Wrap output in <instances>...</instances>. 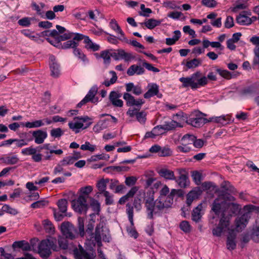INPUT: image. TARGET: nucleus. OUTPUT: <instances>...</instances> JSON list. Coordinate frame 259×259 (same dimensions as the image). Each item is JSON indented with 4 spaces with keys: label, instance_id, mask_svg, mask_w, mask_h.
Returning <instances> with one entry per match:
<instances>
[{
    "label": "nucleus",
    "instance_id": "obj_2",
    "mask_svg": "<svg viewBox=\"0 0 259 259\" xmlns=\"http://www.w3.org/2000/svg\"><path fill=\"white\" fill-rule=\"evenodd\" d=\"M244 213L236 220V227L237 231L243 229L248 223L252 212L259 213V206L249 204L243 207Z\"/></svg>",
    "mask_w": 259,
    "mask_h": 259
},
{
    "label": "nucleus",
    "instance_id": "obj_32",
    "mask_svg": "<svg viewBox=\"0 0 259 259\" xmlns=\"http://www.w3.org/2000/svg\"><path fill=\"white\" fill-rule=\"evenodd\" d=\"M93 188L91 186H87L85 187H81L79 189V192L80 194L79 196H82L85 200L90 198V194L93 191Z\"/></svg>",
    "mask_w": 259,
    "mask_h": 259
},
{
    "label": "nucleus",
    "instance_id": "obj_7",
    "mask_svg": "<svg viewBox=\"0 0 259 259\" xmlns=\"http://www.w3.org/2000/svg\"><path fill=\"white\" fill-rule=\"evenodd\" d=\"M61 231L66 238L72 240L76 237V230L74 226L69 222L62 223Z\"/></svg>",
    "mask_w": 259,
    "mask_h": 259
},
{
    "label": "nucleus",
    "instance_id": "obj_11",
    "mask_svg": "<svg viewBox=\"0 0 259 259\" xmlns=\"http://www.w3.org/2000/svg\"><path fill=\"white\" fill-rule=\"evenodd\" d=\"M88 117H76L74 118L73 120L69 122L68 125L70 128L74 131L75 133L79 132L80 128H85L87 127H83V123L85 122Z\"/></svg>",
    "mask_w": 259,
    "mask_h": 259
},
{
    "label": "nucleus",
    "instance_id": "obj_51",
    "mask_svg": "<svg viewBox=\"0 0 259 259\" xmlns=\"http://www.w3.org/2000/svg\"><path fill=\"white\" fill-rule=\"evenodd\" d=\"M216 71L220 76L226 79L229 80L232 78V74L227 70L217 69Z\"/></svg>",
    "mask_w": 259,
    "mask_h": 259
},
{
    "label": "nucleus",
    "instance_id": "obj_25",
    "mask_svg": "<svg viewBox=\"0 0 259 259\" xmlns=\"http://www.w3.org/2000/svg\"><path fill=\"white\" fill-rule=\"evenodd\" d=\"M144 69L141 66L133 65L131 66L127 70V74L130 76L135 74L140 75L144 73Z\"/></svg>",
    "mask_w": 259,
    "mask_h": 259
},
{
    "label": "nucleus",
    "instance_id": "obj_18",
    "mask_svg": "<svg viewBox=\"0 0 259 259\" xmlns=\"http://www.w3.org/2000/svg\"><path fill=\"white\" fill-rule=\"evenodd\" d=\"M49 65L51 75L54 76H58L60 74V66L53 55H51L49 57Z\"/></svg>",
    "mask_w": 259,
    "mask_h": 259
},
{
    "label": "nucleus",
    "instance_id": "obj_48",
    "mask_svg": "<svg viewBox=\"0 0 259 259\" xmlns=\"http://www.w3.org/2000/svg\"><path fill=\"white\" fill-rule=\"evenodd\" d=\"M90 206L95 212H97L98 213L100 210V204L99 202L93 198H90Z\"/></svg>",
    "mask_w": 259,
    "mask_h": 259
},
{
    "label": "nucleus",
    "instance_id": "obj_26",
    "mask_svg": "<svg viewBox=\"0 0 259 259\" xmlns=\"http://www.w3.org/2000/svg\"><path fill=\"white\" fill-rule=\"evenodd\" d=\"M206 119L202 117L190 118L188 121V123L194 127H199L202 126L206 122Z\"/></svg>",
    "mask_w": 259,
    "mask_h": 259
},
{
    "label": "nucleus",
    "instance_id": "obj_16",
    "mask_svg": "<svg viewBox=\"0 0 259 259\" xmlns=\"http://www.w3.org/2000/svg\"><path fill=\"white\" fill-rule=\"evenodd\" d=\"M31 134L35 143L37 144L43 143L48 137L47 132L40 130L33 131Z\"/></svg>",
    "mask_w": 259,
    "mask_h": 259
},
{
    "label": "nucleus",
    "instance_id": "obj_22",
    "mask_svg": "<svg viewBox=\"0 0 259 259\" xmlns=\"http://www.w3.org/2000/svg\"><path fill=\"white\" fill-rule=\"evenodd\" d=\"M159 176L166 180H176L174 172L167 168H161L158 171Z\"/></svg>",
    "mask_w": 259,
    "mask_h": 259
},
{
    "label": "nucleus",
    "instance_id": "obj_28",
    "mask_svg": "<svg viewBox=\"0 0 259 259\" xmlns=\"http://www.w3.org/2000/svg\"><path fill=\"white\" fill-rule=\"evenodd\" d=\"M230 119L228 116L222 115L220 116H213L210 118V121L214 122L225 125L229 123Z\"/></svg>",
    "mask_w": 259,
    "mask_h": 259
},
{
    "label": "nucleus",
    "instance_id": "obj_52",
    "mask_svg": "<svg viewBox=\"0 0 259 259\" xmlns=\"http://www.w3.org/2000/svg\"><path fill=\"white\" fill-rule=\"evenodd\" d=\"M254 54L253 61L252 67L255 68L257 64H259V46H256L253 49Z\"/></svg>",
    "mask_w": 259,
    "mask_h": 259
},
{
    "label": "nucleus",
    "instance_id": "obj_8",
    "mask_svg": "<svg viewBox=\"0 0 259 259\" xmlns=\"http://www.w3.org/2000/svg\"><path fill=\"white\" fill-rule=\"evenodd\" d=\"M72 207L74 210L78 213H86L88 209L87 200L82 196H78L77 199L72 202Z\"/></svg>",
    "mask_w": 259,
    "mask_h": 259
},
{
    "label": "nucleus",
    "instance_id": "obj_49",
    "mask_svg": "<svg viewBox=\"0 0 259 259\" xmlns=\"http://www.w3.org/2000/svg\"><path fill=\"white\" fill-rule=\"evenodd\" d=\"M84 219L80 217L78 218V228L79 234L80 236L83 237L84 235Z\"/></svg>",
    "mask_w": 259,
    "mask_h": 259
},
{
    "label": "nucleus",
    "instance_id": "obj_57",
    "mask_svg": "<svg viewBox=\"0 0 259 259\" xmlns=\"http://www.w3.org/2000/svg\"><path fill=\"white\" fill-rule=\"evenodd\" d=\"M76 160L73 156H69L64 158L60 161L62 165H68L72 164Z\"/></svg>",
    "mask_w": 259,
    "mask_h": 259
},
{
    "label": "nucleus",
    "instance_id": "obj_46",
    "mask_svg": "<svg viewBox=\"0 0 259 259\" xmlns=\"http://www.w3.org/2000/svg\"><path fill=\"white\" fill-rule=\"evenodd\" d=\"M80 148L83 151H89L91 152H94L97 147L95 145L91 144L89 142H85L84 144L80 146Z\"/></svg>",
    "mask_w": 259,
    "mask_h": 259
},
{
    "label": "nucleus",
    "instance_id": "obj_5",
    "mask_svg": "<svg viewBox=\"0 0 259 259\" xmlns=\"http://www.w3.org/2000/svg\"><path fill=\"white\" fill-rule=\"evenodd\" d=\"M227 202L225 200L223 196H220L215 199L212 205L211 209L215 214L219 215L220 213H222V217H225L227 214L226 208Z\"/></svg>",
    "mask_w": 259,
    "mask_h": 259
},
{
    "label": "nucleus",
    "instance_id": "obj_24",
    "mask_svg": "<svg viewBox=\"0 0 259 259\" xmlns=\"http://www.w3.org/2000/svg\"><path fill=\"white\" fill-rule=\"evenodd\" d=\"M207 82H183L182 87L187 89L191 88L192 90H196L202 87L205 86Z\"/></svg>",
    "mask_w": 259,
    "mask_h": 259
},
{
    "label": "nucleus",
    "instance_id": "obj_6",
    "mask_svg": "<svg viewBox=\"0 0 259 259\" xmlns=\"http://www.w3.org/2000/svg\"><path fill=\"white\" fill-rule=\"evenodd\" d=\"M126 212L128 216V220L132 226L134 225V207L137 211H139L142 209V200L141 198H136L133 202V206L130 203L126 205Z\"/></svg>",
    "mask_w": 259,
    "mask_h": 259
},
{
    "label": "nucleus",
    "instance_id": "obj_15",
    "mask_svg": "<svg viewBox=\"0 0 259 259\" xmlns=\"http://www.w3.org/2000/svg\"><path fill=\"white\" fill-rule=\"evenodd\" d=\"M179 172L180 176L179 178L176 179V180L175 181L181 188H186L189 185L190 183L188 177L185 173V171L184 169H180L179 170Z\"/></svg>",
    "mask_w": 259,
    "mask_h": 259
},
{
    "label": "nucleus",
    "instance_id": "obj_13",
    "mask_svg": "<svg viewBox=\"0 0 259 259\" xmlns=\"http://www.w3.org/2000/svg\"><path fill=\"white\" fill-rule=\"evenodd\" d=\"M123 98L125 100L126 105L128 106H136L140 108L141 105L145 103L143 99H136L133 96L127 93H125L123 94Z\"/></svg>",
    "mask_w": 259,
    "mask_h": 259
},
{
    "label": "nucleus",
    "instance_id": "obj_12",
    "mask_svg": "<svg viewBox=\"0 0 259 259\" xmlns=\"http://www.w3.org/2000/svg\"><path fill=\"white\" fill-rule=\"evenodd\" d=\"M229 219L228 217H222L220 221L218 226L212 230L213 235L216 236H220L229 225Z\"/></svg>",
    "mask_w": 259,
    "mask_h": 259
},
{
    "label": "nucleus",
    "instance_id": "obj_14",
    "mask_svg": "<svg viewBox=\"0 0 259 259\" xmlns=\"http://www.w3.org/2000/svg\"><path fill=\"white\" fill-rule=\"evenodd\" d=\"M251 13L247 11L241 12L236 18L237 22L242 25H250L252 22V18H250Z\"/></svg>",
    "mask_w": 259,
    "mask_h": 259
},
{
    "label": "nucleus",
    "instance_id": "obj_55",
    "mask_svg": "<svg viewBox=\"0 0 259 259\" xmlns=\"http://www.w3.org/2000/svg\"><path fill=\"white\" fill-rule=\"evenodd\" d=\"M32 140V138L27 140V141L24 139H13V143H15L16 146L20 148L27 145L28 142H30Z\"/></svg>",
    "mask_w": 259,
    "mask_h": 259
},
{
    "label": "nucleus",
    "instance_id": "obj_64",
    "mask_svg": "<svg viewBox=\"0 0 259 259\" xmlns=\"http://www.w3.org/2000/svg\"><path fill=\"white\" fill-rule=\"evenodd\" d=\"M76 259H91L88 254L82 250L80 251V253L78 254V252H74Z\"/></svg>",
    "mask_w": 259,
    "mask_h": 259
},
{
    "label": "nucleus",
    "instance_id": "obj_35",
    "mask_svg": "<svg viewBox=\"0 0 259 259\" xmlns=\"http://www.w3.org/2000/svg\"><path fill=\"white\" fill-rule=\"evenodd\" d=\"M202 208V205L200 204L193 209L192 213V218L193 221L196 222H198L200 220L202 216V213L201 212Z\"/></svg>",
    "mask_w": 259,
    "mask_h": 259
},
{
    "label": "nucleus",
    "instance_id": "obj_58",
    "mask_svg": "<svg viewBox=\"0 0 259 259\" xmlns=\"http://www.w3.org/2000/svg\"><path fill=\"white\" fill-rule=\"evenodd\" d=\"M36 149L32 146L24 148L21 150V153L24 155H33L36 153Z\"/></svg>",
    "mask_w": 259,
    "mask_h": 259
},
{
    "label": "nucleus",
    "instance_id": "obj_39",
    "mask_svg": "<svg viewBox=\"0 0 259 259\" xmlns=\"http://www.w3.org/2000/svg\"><path fill=\"white\" fill-rule=\"evenodd\" d=\"M236 235L230 234L227 237V247L229 250H232L236 248V244L235 241Z\"/></svg>",
    "mask_w": 259,
    "mask_h": 259
},
{
    "label": "nucleus",
    "instance_id": "obj_41",
    "mask_svg": "<svg viewBox=\"0 0 259 259\" xmlns=\"http://www.w3.org/2000/svg\"><path fill=\"white\" fill-rule=\"evenodd\" d=\"M42 120H37L32 122H26L24 126L29 128H38L45 125Z\"/></svg>",
    "mask_w": 259,
    "mask_h": 259
},
{
    "label": "nucleus",
    "instance_id": "obj_21",
    "mask_svg": "<svg viewBox=\"0 0 259 259\" xmlns=\"http://www.w3.org/2000/svg\"><path fill=\"white\" fill-rule=\"evenodd\" d=\"M112 52L113 50H106L101 51L100 54L98 53L95 54V56L98 59L100 58H102L104 63L108 65L111 62V57H112Z\"/></svg>",
    "mask_w": 259,
    "mask_h": 259
},
{
    "label": "nucleus",
    "instance_id": "obj_62",
    "mask_svg": "<svg viewBox=\"0 0 259 259\" xmlns=\"http://www.w3.org/2000/svg\"><path fill=\"white\" fill-rule=\"evenodd\" d=\"M180 229L185 233H188L191 230V226L188 222L182 221L180 224Z\"/></svg>",
    "mask_w": 259,
    "mask_h": 259
},
{
    "label": "nucleus",
    "instance_id": "obj_36",
    "mask_svg": "<svg viewBox=\"0 0 259 259\" xmlns=\"http://www.w3.org/2000/svg\"><path fill=\"white\" fill-rule=\"evenodd\" d=\"M241 207L239 205L235 203H230L227 202V205L226 210H229V215H231L232 214H236L240 210Z\"/></svg>",
    "mask_w": 259,
    "mask_h": 259
},
{
    "label": "nucleus",
    "instance_id": "obj_63",
    "mask_svg": "<svg viewBox=\"0 0 259 259\" xmlns=\"http://www.w3.org/2000/svg\"><path fill=\"white\" fill-rule=\"evenodd\" d=\"M192 177L197 185H199L201 181V174L197 171H194L192 174Z\"/></svg>",
    "mask_w": 259,
    "mask_h": 259
},
{
    "label": "nucleus",
    "instance_id": "obj_9",
    "mask_svg": "<svg viewBox=\"0 0 259 259\" xmlns=\"http://www.w3.org/2000/svg\"><path fill=\"white\" fill-rule=\"evenodd\" d=\"M98 92L97 86H93L89 91L85 97L77 104L78 107H81L89 102L96 104L98 102V98L95 96Z\"/></svg>",
    "mask_w": 259,
    "mask_h": 259
},
{
    "label": "nucleus",
    "instance_id": "obj_56",
    "mask_svg": "<svg viewBox=\"0 0 259 259\" xmlns=\"http://www.w3.org/2000/svg\"><path fill=\"white\" fill-rule=\"evenodd\" d=\"M50 134L52 137L59 138L64 134V132L60 128H53L51 131Z\"/></svg>",
    "mask_w": 259,
    "mask_h": 259
},
{
    "label": "nucleus",
    "instance_id": "obj_42",
    "mask_svg": "<svg viewBox=\"0 0 259 259\" xmlns=\"http://www.w3.org/2000/svg\"><path fill=\"white\" fill-rule=\"evenodd\" d=\"M31 6L35 11H36L37 14L39 15L41 18H44V13L42 11V9L45 6V4L40 3L39 5H37L36 3L33 2L31 4Z\"/></svg>",
    "mask_w": 259,
    "mask_h": 259
},
{
    "label": "nucleus",
    "instance_id": "obj_29",
    "mask_svg": "<svg viewBox=\"0 0 259 259\" xmlns=\"http://www.w3.org/2000/svg\"><path fill=\"white\" fill-rule=\"evenodd\" d=\"M179 192V190L177 189H172L171 190L169 194L167 196V200H166V202H165V205L166 206V209L171 207L174 202V197L176 195L178 194Z\"/></svg>",
    "mask_w": 259,
    "mask_h": 259
},
{
    "label": "nucleus",
    "instance_id": "obj_59",
    "mask_svg": "<svg viewBox=\"0 0 259 259\" xmlns=\"http://www.w3.org/2000/svg\"><path fill=\"white\" fill-rule=\"evenodd\" d=\"M177 151L178 152L188 153L190 151L191 147L188 145L180 143V145L177 147Z\"/></svg>",
    "mask_w": 259,
    "mask_h": 259
},
{
    "label": "nucleus",
    "instance_id": "obj_61",
    "mask_svg": "<svg viewBox=\"0 0 259 259\" xmlns=\"http://www.w3.org/2000/svg\"><path fill=\"white\" fill-rule=\"evenodd\" d=\"M67 238H64L61 236H59L58 238V243L59 245V248H62L63 249H66L68 247V242L66 239Z\"/></svg>",
    "mask_w": 259,
    "mask_h": 259
},
{
    "label": "nucleus",
    "instance_id": "obj_10",
    "mask_svg": "<svg viewBox=\"0 0 259 259\" xmlns=\"http://www.w3.org/2000/svg\"><path fill=\"white\" fill-rule=\"evenodd\" d=\"M112 57L115 60H124L125 62L130 61L135 58L132 53L126 52L122 49L113 50Z\"/></svg>",
    "mask_w": 259,
    "mask_h": 259
},
{
    "label": "nucleus",
    "instance_id": "obj_37",
    "mask_svg": "<svg viewBox=\"0 0 259 259\" xmlns=\"http://www.w3.org/2000/svg\"><path fill=\"white\" fill-rule=\"evenodd\" d=\"M194 138L195 136L193 135H185L181 139V143L186 144L191 147L194 143Z\"/></svg>",
    "mask_w": 259,
    "mask_h": 259
},
{
    "label": "nucleus",
    "instance_id": "obj_4",
    "mask_svg": "<svg viewBox=\"0 0 259 259\" xmlns=\"http://www.w3.org/2000/svg\"><path fill=\"white\" fill-rule=\"evenodd\" d=\"M105 222L104 220L100 221L99 224L97 225L95 231V240L100 245L101 240L102 239L106 242H109L110 236L108 230L104 228Z\"/></svg>",
    "mask_w": 259,
    "mask_h": 259
},
{
    "label": "nucleus",
    "instance_id": "obj_60",
    "mask_svg": "<svg viewBox=\"0 0 259 259\" xmlns=\"http://www.w3.org/2000/svg\"><path fill=\"white\" fill-rule=\"evenodd\" d=\"M202 5L208 8H214L217 6L218 3L215 0H202Z\"/></svg>",
    "mask_w": 259,
    "mask_h": 259
},
{
    "label": "nucleus",
    "instance_id": "obj_27",
    "mask_svg": "<svg viewBox=\"0 0 259 259\" xmlns=\"http://www.w3.org/2000/svg\"><path fill=\"white\" fill-rule=\"evenodd\" d=\"M13 248H19L23 250L28 251L31 250V247L28 242L24 240L15 241L12 245Z\"/></svg>",
    "mask_w": 259,
    "mask_h": 259
},
{
    "label": "nucleus",
    "instance_id": "obj_3",
    "mask_svg": "<svg viewBox=\"0 0 259 259\" xmlns=\"http://www.w3.org/2000/svg\"><path fill=\"white\" fill-rule=\"evenodd\" d=\"M51 249L54 251H58L59 249L55 238L42 240L38 244L37 252L42 258H47L52 253Z\"/></svg>",
    "mask_w": 259,
    "mask_h": 259
},
{
    "label": "nucleus",
    "instance_id": "obj_54",
    "mask_svg": "<svg viewBox=\"0 0 259 259\" xmlns=\"http://www.w3.org/2000/svg\"><path fill=\"white\" fill-rule=\"evenodd\" d=\"M77 43L73 40H69L64 42L61 45V48L63 49H67L69 48L74 49L77 46Z\"/></svg>",
    "mask_w": 259,
    "mask_h": 259
},
{
    "label": "nucleus",
    "instance_id": "obj_34",
    "mask_svg": "<svg viewBox=\"0 0 259 259\" xmlns=\"http://www.w3.org/2000/svg\"><path fill=\"white\" fill-rule=\"evenodd\" d=\"M84 43L85 44V47L88 50L97 51L100 49V46L93 42L89 37H85Z\"/></svg>",
    "mask_w": 259,
    "mask_h": 259
},
{
    "label": "nucleus",
    "instance_id": "obj_53",
    "mask_svg": "<svg viewBox=\"0 0 259 259\" xmlns=\"http://www.w3.org/2000/svg\"><path fill=\"white\" fill-rule=\"evenodd\" d=\"M106 120H102L98 122L93 127V130L95 133H99L102 130L106 128Z\"/></svg>",
    "mask_w": 259,
    "mask_h": 259
},
{
    "label": "nucleus",
    "instance_id": "obj_19",
    "mask_svg": "<svg viewBox=\"0 0 259 259\" xmlns=\"http://www.w3.org/2000/svg\"><path fill=\"white\" fill-rule=\"evenodd\" d=\"M109 26L111 28L115 31L117 33L120 34L122 37L119 38L120 40L128 43V40L124 36L123 31L121 30L115 19H111L109 23Z\"/></svg>",
    "mask_w": 259,
    "mask_h": 259
},
{
    "label": "nucleus",
    "instance_id": "obj_20",
    "mask_svg": "<svg viewBox=\"0 0 259 259\" xmlns=\"http://www.w3.org/2000/svg\"><path fill=\"white\" fill-rule=\"evenodd\" d=\"M162 125L163 126L164 130H165L166 132L169 131L175 130L177 127H183V125L182 123L175 120L165 121Z\"/></svg>",
    "mask_w": 259,
    "mask_h": 259
},
{
    "label": "nucleus",
    "instance_id": "obj_44",
    "mask_svg": "<svg viewBox=\"0 0 259 259\" xmlns=\"http://www.w3.org/2000/svg\"><path fill=\"white\" fill-rule=\"evenodd\" d=\"M42 225L46 232L52 234L55 232V228L49 220H44L42 221Z\"/></svg>",
    "mask_w": 259,
    "mask_h": 259
},
{
    "label": "nucleus",
    "instance_id": "obj_50",
    "mask_svg": "<svg viewBox=\"0 0 259 259\" xmlns=\"http://www.w3.org/2000/svg\"><path fill=\"white\" fill-rule=\"evenodd\" d=\"M110 170L111 171H127L128 170V167L126 166H111L107 167H106L103 169V171L105 172L108 171V170Z\"/></svg>",
    "mask_w": 259,
    "mask_h": 259
},
{
    "label": "nucleus",
    "instance_id": "obj_38",
    "mask_svg": "<svg viewBox=\"0 0 259 259\" xmlns=\"http://www.w3.org/2000/svg\"><path fill=\"white\" fill-rule=\"evenodd\" d=\"M199 195V191L193 190L191 191L187 195L186 203L188 206H190L194 200L196 199Z\"/></svg>",
    "mask_w": 259,
    "mask_h": 259
},
{
    "label": "nucleus",
    "instance_id": "obj_43",
    "mask_svg": "<svg viewBox=\"0 0 259 259\" xmlns=\"http://www.w3.org/2000/svg\"><path fill=\"white\" fill-rule=\"evenodd\" d=\"M201 64V61L199 59H193L187 61L185 65L188 69L195 68Z\"/></svg>",
    "mask_w": 259,
    "mask_h": 259
},
{
    "label": "nucleus",
    "instance_id": "obj_1",
    "mask_svg": "<svg viewBox=\"0 0 259 259\" xmlns=\"http://www.w3.org/2000/svg\"><path fill=\"white\" fill-rule=\"evenodd\" d=\"M169 193V188L166 185L163 184L159 191V196L154 200V192L150 191L149 196L146 197L145 199V206L148 219H153L154 215H160L166 209L165 202Z\"/></svg>",
    "mask_w": 259,
    "mask_h": 259
},
{
    "label": "nucleus",
    "instance_id": "obj_33",
    "mask_svg": "<svg viewBox=\"0 0 259 259\" xmlns=\"http://www.w3.org/2000/svg\"><path fill=\"white\" fill-rule=\"evenodd\" d=\"M161 22V21L158 20L154 19H149L145 21L144 23H140V25H143L144 24L146 27L149 29H152L155 27L159 25Z\"/></svg>",
    "mask_w": 259,
    "mask_h": 259
},
{
    "label": "nucleus",
    "instance_id": "obj_31",
    "mask_svg": "<svg viewBox=\"0 0 259 259\" xmlns=\"http://www.w3.org/2000/svg\"><path fill=\"white\" fill-rule=\"evenodd\" d=\"M109 182V180L108 179H102L98 182L96 186L99 191L98 193L103 194L105 193V192H107L106 190L107 188V184Z\"/></svg>",
    "mask_w": 259,
    "mask_h": 259
},
{
    "label": "nucleus",
    "instance_id": "obj_17",
    "mask_svg": "<svg viewBox=\"0 0 259 259\" xmlns=\"http://www.w3.org/2000/svg\"><path fill=\"white\" fill-rule=\"evenodd\" d=\"M147 88L148 90L144 95V97L145 99H149L155 95H156L158 98L161 97V94L158 93V87L156 84H149Z\"/></svg>",
    "mask_w": 259,
    "mask_h": 259
},
{
    "label": "nucleus",
    "instance_id": "obj_30",
    "mask_svg": "<svg viewBox=\"0 0 259 259\" xmlns=\"http://www.w3.org/2000/svg\"><path fill=\"white\" fill-rule=\"evenodd\" d=\"M4 163L7 165H13L17 163L19 159L17 155H8L1 159Z\"/></svg>",
    "mask_w": 259,
    "mask_h": 259
},
{
    "label": "nucleus",
    "instance_id": "obj_40",
    "mask_svg": "<svg viewBox=\"0 0 259 259\" xmlns=\"http://www.w3.org/2000/svg\"><path fill=\"white\" fill-rule=\"evenodd\" d=\"M174 36L172 38H166L165 39V43L167 45L171 46L175 44L177 41L181 37V32L179 30H175L174 31Z\"/></svg>",
    "mask_w": 259,
    "mask_h": 259
},
{
    "label": "nucleus",
    "instance_id": "obj_45",
    "mask_svg": "<svg viewBox=\"0 0 259 259\" xmlns=\"http://www.w3.org/2000/svg\"><path fill=\"white\" fill-rule=\"evenodd\" d=\"M67 201L65 199H61L57 202V205L60 212L65 213L67 209Z\"/></svg>",
    "mask_w": 259,
    "mask_h": 259
},
{
    "label": "nucleus",
    "instance_id": "obj_23",
    "mask_svg": "<svg viewBox=\"0 0 259 259\" xmlns=\"http://www.w3.org/2000/svg\"><path fill=\"white\" fill-rule=\"evenodd\" d=\"M206 77L202 76L201 72L199 71L194 73L190 77H182L180 79V81H206Z\"/></svg>",
    "mask_w": 259,
    "mask_h": 259
},
{
    "label": "nucleus",
    "instance_id": "obj_47",
    "mask_svg": "<svg viewBox=\"0 0 259 259\" xmlns=\"http://www.w3.org/2000/svg\"><path fill=\"white\" fill-rule=\"evenodd\" d=\"M110 156L108 154H101L91 156L88 160L90 162L96 161L98 160H108Z\"/></svg>",
    "mask_w": 259,
    "mask_h": 259
}]
</instances>
